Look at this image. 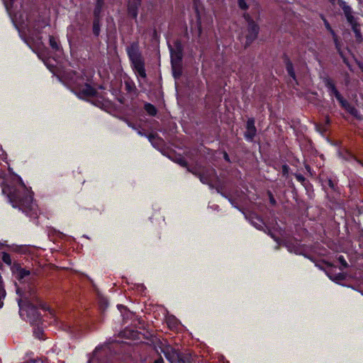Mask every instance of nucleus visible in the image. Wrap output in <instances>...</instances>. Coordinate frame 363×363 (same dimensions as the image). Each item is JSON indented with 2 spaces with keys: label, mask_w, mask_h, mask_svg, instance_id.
Instances as JSON below:
<instances>
[{
  "label": "nucleus",
  "mask_w": 363,
  "mask_h": 363,
  "mask_svg": "<svg viewBox=\"0 0 363 363\" xmlns=\"http://www.w3.org/2000/svg\"><path fill=\"white\" fill-rule=\"evenodd\" d=\"M178 162L182 165V166H185L186 165V162L184 160H183L182 159H180Z\"/></svg>",
  "instance_id": "obj_31"
},
{
  "label": "nucleus",
  "mask_w": 363,
  "mask_h": 363,
  "mask_svg": "<svg viewBox=\"0 0 363 363\" xmlns=\"http://www.w3.org/2000/svg\"><path fill=\"white\" fill-rule=\"evenodd\" d=\"M91 74L82 75L79 73L69 72L65 76V81L70 89L80 98L93 96L96 90L93 88L89 82Z\"/></svg>",
  "instance_id": "obj_3"
},
{
  "label": "nucleus",
  "mask_w": 363,
  "mask_h": 363,
  "mask_svg": "<svg viewBox=\"0 0 363 363\" xmlns=\"http://www.w3.org/2000/svg\"><path fill=\"white\" fill-rule=\"evenodd\" d=\"M341 6L348 23L352 26L357 25V18L352 15V9L344 2L342 3Z\"/></svg>",
  "instance_id": "obj_9"
},
{
  "label": "nucleus",
  "mask_w": 363,
  "mask_h": 363,
  "mask_svg": "<svg viewBox=\"0 0 363 363\" xmlns=\"http://www.w3.org/2000/svg\"><path fill=\"white\" fill-rule=\"evenodd\" d=\"M270 201H271L272 203H273V204L275 203V200L272 197L270 198Z\"/></svg>",
  "instance_id": "obj_38"
},
{
  "label": "nucleus",
  "mask_w": 363,
  "mask_h": 363,
  "mask_svg": "<svg viewBox=\"0 0 363 363\" xmlns=\"http://www.w3.org/2000/svg\"><path fill=\"white\" fill-rule=\"evenodd\" d=\"M93 29H94V34L98 35L99 33V29L98 25H97V23L96 22L94 24V28Z\"/></svg>",
  "instance_id": "obj_28"
},
{
  "label": "nucleus",
  "mask_w": 363,
  "mask_h": 363,
  "mask_svg": "<svg viewBox=\"0 0 363 363\" xmlns=\"http://www.w3.org/2000/svg\"><path fill=\"white\" fill-rule=\"evenodd\" d=\"M325 26L328 28V30H330V32L333 35V38H334V41H335V45H336V48L338 49V43H337V37H336L333 30L331 28V27L330 26V25H329V23L328 22H325Z\"/></svg>",
  "instance_id": "obj_20"
},
{
  "label": "nucleus",
  "mask_w": 363,
  "mask_h": 363,
  "mask_svg": "<svg viewBox=\"0 0 363 363\" xmlns=\"http://www.w3.org/2000/svg\"><path fill=\"white\" fill-rule=\"evenodd\" d=\"M101 1L102 0H98L97 6H96V8L95 11H94L96 16L99 15V13L100 12V9H101Z\"/></svg>",
  "instance_id": "obj_27"
},
{
  "label": "nucleus",
  "mask_w": 363,
  "mask_h": 363,
  "mask_svg": "<svg viewBox=\"0 0 363 363\" xmlns=\"http://www.w3.org/2000/svg\"><path fill=\"white\" fill-rule=\"evenodd\" d=\"M0 185L2 193L7 196L13 208H18L30 216L37 215L31 192L20 177L16 174L6 177L3 173H0Z\"/></svg>",
  "instance_id": "obj_1"
},
{
  "label": "nucleus",
  "mask_w": 363,
  "mask_h": 363,
  "mask_svg": "<svg viewBox=\"0 0 363 363\" xmlns=\"http://www.w3.org/2000/svg\"><path fill=\"white\" fill-rule=\"evenodd\" d=\"M255 135L256 128L255 126V120L253 118H250L247 122V130L245 133V138L247 140H252Z\"/></svg>",
  "instance_id": "obj_10"
},
{
  "label": "nucleus",
  "mask_w": 363,
  "mask_h": 363,
  "mask_svg": "<svg viewBox=\"0 0 363 363\" xmlns=\"http://www.w3.org/2000/svg\"><path fill=\"white\" fill-rule=\"evenodd\" d=\"M141 0H129L128 4V13L133 18H136L138 16V9L140 6Z\"/></svg>",
  "instance_id": "obj_11"
},
{
  "label": "nucleus",
  "mask_w": 363,
  "mask_h": 363,
  "mask_svg": "<svg viewBox=\"0 0 363 363\" xmlns=\"http://www.w3.org/2000/svg\"><path fill=\"white\" fill-rule=\"evenodd\" d=\"M181 57H182L181 54L179 52L176 53V52H173L172 51H171V59H172V68L174 69V77H177L179 74L176 73V72L174 71V68H175L176 63H177L176 61L179 62L181 60Z\"/></svg>",
  "instance_id": "obj_15"
},
{
  "label": "nucleus",
  "mask_w": 363,
  "mask_h": 363,
  "mask_svg": "<svg viewBox=\"0 0 363 363\" xmlns=\"http://www.w3.org/2000/svg\"><path fill=\"white\" fill-rule=\"evenodd\" d=\"M127 52L137 76L145 79L146 77L145 64L139 52L138 44L133 43L128 47Z\"/></svg>",
  "instance_id": "obj_4"
},
{
  "label": "nucleus",
  "mask_w": 363,
  "mask_h": 363,
  "mask_svg": "<svg viewBox=\"0 0 363 363\" xmlns=\"http://www.w3.org/2000/svg\"><path fill=\"white\" fill-rule=\"evenodd\" d=\"M247 20L248 22V33L246 38L247 43L248 44L256 38L259 31V27L253 21H250L248 18Z\"/></svg>",
  "instance_id": "obj_7"
},
{
  "label": "nucleus",
  "mask_w": 363,
  "mask_h": 363,
  "mask_svg": "<svg viewBox=\"0 0 363 363\" xmlns=\"http://www.w3.org/2000/svg\"><path fill=\"white\" fill-rule=\"evenodd\" d=\"M29 274L30 272L23 268H18L14 272L16 279H17L19 281H21L26 277H28Z\"/></svg>",
  "instance_id": "obj_13"
},
{
  "label": "nucleus",
  "mask_w": 363,
  "mask_h": 363,
  "mask_svg": "<svg viewBox=\"0 0 363 363\" xmlns=\"http://www.w3.org/2000/svg\"><path fill=\"white\" fill-rule=\"evenodd\" d=\"M165 357L171 363H177L179 360V354L177 351L171 347H167L163 350Z\"/></svg>",
  "instance_id": "obj_8"
},
{
  "label": "nucleus",
  "mask_w": 363,
  "mask_h": 363,
  "mask_svg": "<svg viewBox=\"0 0 363 363\" xmlns=\"http://www.w3.org/2000/svg\"><path fill=\"white\" fill-rule=\"evenodd\" d=\"M2 260L4 261V262H5L7 264L10 265L11 264V256L8 253H5V252L3 253Z\"/></svg>",
  "instance_id": "obj_21"
},
{
  "label": "nucleus",
  "mask_w": 363,
  "mask_h": 363,
  "mask_svg": "<svg viewBox=\"0 0 363 363\" xmlns=\"http://www.w3.org/2000/svg\"><path fill=\"white\" fill-rule=\"evenodd\" d=\"M254 225H255V226L257 228H259L262 226V225H261V224H258V223H256V224H254Z\"/></svg>",
  "instance_id": "obj_37"
},
{
  "label": "nucleus",
  "mask_w": 363,
  "mask_h": 363,
  "mask_svg": "<svg viewBox=\"0 0 363 363\" xmlns=\"http://www.w3.org/2000/svg\"><path fill=\"white\" fill-rule=\"evenodd\" d=\"M352 28L353 31L355 33L357 38L359 39L360 38V30L359 28V25L357 24V25L353 26H352Z\"/></svg>",
  "instance_id": "obj_23"
},
{
  "label": "nucleus",
  "mask_w": 363,
  "mask_h": 363,
  "mask_svg": "<svg viewBox=\"0 0 363 363\" xmlns=\"http://www.w3.org/2000/svg\"><path fill=\"white\" fill-rule=\"evenodd\" d=\"M45 64L47 65V67H48V68H49L52 72H53V70L52 69V67H54V65H48L46 62H45Z\"/></svg>",
  "instance_id": "obj_33"
},
{
  "label": "nucleus",
  "mask_w": 363,
  "mask_h": 363,
  "mask_svg": "<svg viewBox=\"0 0 363 363\" xmlns=\"http://www.w3.org/2000/svg\"><path fill=\"white\" fill-rule=\"evenodd\" d=\"M346 111H347L350 113H351L356 118H361L360 114L359 113L358 111L353 106H350V108H347Z\"/></svg>",
  "instance_id": "obj_18"
},
{
  "label": "nucleus",
  "mask_w": 363,
  "mask_h": 363,
  "mask_svg": "<svg viewBox=\"0 0 363 363\" xmlns=\"http://www.w3.org/2000/svg\"><path fill=\"white\" fill-rule=\"evenodd\" d=\"M193 173L198 175L200 178V181L203 184H210L214 180L216 177L213 169L206 170L202 172H194Z\"/></svg>",
  "instance_id": "obj_6"
},
{
  "label": "nucleus",
  "mask_w": 363,
  "mask_h": 363,
  "mask_svg": "<svg viewBox=\"0 0 363 363\" xmlns=\"http://www.w3.org/2000/svg\"><path fill=\"white\" fill-rule=\"evenodd\" d=\"M34 335L37 338L42 339L43 336V330L38 327L34 330Z\"/></svg>",
  "instance_id": "obj_22"
},
{
  "label": "nucleus",
  "mask_w": 363,
  "mask_h": 363,
  "mask_svg": "<svg viewBox=\"0 0 363 363\" xmlns=\"http://www.w3.org/2000/svg\"><path fill=\"white\" fill-rule=\"evenodd\" d=\"M286 247L288 248V250L291 252H294L297 255L301 253V249H299V247H298L296 246H292L291 245H287Z\"/></svg>",
  "instance_id": "obj_19"
},
{
  "label": "nucleus",
  "mask_w": 363,
  "mask_h": 363,
  "mask_svg": "<svg viewBox=\"0 0 363 363\" xmlns=\"http://www.w3.org/2000/svg\"><path fill=\"white\" fill-rule=\"evenodd\" d=\"M7 158V155L6 152L1 148L0 146V159L5 161Z\"/></svg>",
  "instance_id": "obj_25"
},
{
  "label": "nucleus",
  "mask_w": 363,
  "mask_h": 363,
  "mask_svg": "<svg viewBox=\"0 0 363 363\" xmlns=\"http://www.w3.org/2000/svg\"><path fill=\"white\" fill-rule=\"evenodd\" d=\"M287 71H288L289 75L291 77H293L294 79H295V74H294V72L293 70L292 66L291 65H287Z\"/></svg>",
  "instance_id": "obj_26"
},
{
  "label": "nucleus",
  "mask_w": 363,
  "mask_h": 363,
  "mask_svg": "<svg viewBox=\"0 0 363 363\" xmlns=\"http://www.w3.org/2000/svg\"><path fill=\"white\" fill-rule=\"evenodd\" d=\"M272 238L275 240V241H277V242H279V240H278L276 238H274V236H272Z\"/></svg>",
  "instance_id": "obj_40"
},
{
  "label": "nucleus",
  "mask_w": 363,
  "mask_h": 363,
  "mask_svg": "<svg viewBox=\"0 0 363 363\" xmlns=\"http://www.w3.org/2000/svg\"><path fill=\"white\" fill-rule=\"evenodd\" d=\"M333 269L334 268L331 267L326 272L327 275L331 280L338 283L339 281L345 279V276L343 273L339 272L337 274H335L333 272Z\"/></svg>",
  "instance_id": "obj_12"
},
{
  "label": "nucleus",
  "mask_w": 363,
  "mask_h": 363,
  "mask_svg": "<svg viewBox=\"0 0 363 363\" xmlns=\"http://www.w3.org/2000/svg\"><path fill=\"white\" fill-rule=\"evenodd\" d=\"M238 5L242 9H247V5L245 0H238Z\"/></svg>",
  "instance_id": "obj_24"
},
{
  "label": "nucleus",
  "mask_w": 363,
  "mask_h": 363,
  "mask_svg": "<svg viewBox=\"0 0 363 363\" xmlns=\"http://www.w3.org/2000/svg\"><path fill=\"white\" fill-rule=\"evenodd\" d=\"M50 45L53 50L59 52V55L61 54L60 45L56 38L50 36Z\"/></svg>",
  "instance_id": "obj_16"
},
{
  "label": "nucleus",
  "mask_w": 363,
  "mask_h": 363,
  "mask_svg": "<svg viewBox=\"0 0 363 363\" xmlns=\"http://www.w3.org/2000/svg\"><path fill=\"white\" fill-rule=\"evenodd\" d=\"M287 170H288V167L284 165L283 166V171L284 173L287 172Z\"/></svg>",
  "instance_id": "obj_35"
},
{
  "label": "nucleus",
  "mask_w": 363,
  "mask_h": 363,
  "mask_svg": "<svg viewBox=\"0 0 363 363\" xmlns=\"http://www.w3.org/2000/svg\"><path fill=\"white\" fill-rule=\"evenodd\" d=\"M5 296H6L5 290L1 286H0V298H4Z\"/></svg>",
  "instance_id": "obj_30"
},
{
  "label": "nucleus",
  "mask_w": 363,
  "mask_h": 363,
  "mask_svg": "<svg viewBox=\"0 0 363 363\" xmlns=\"http://www.w3.org/2000/svg\"><path fill=\"white\" fill-rule=\"evenodd\" d=\"M29 39H30V40H31L32 42L35 43V40L34 39V38L33 36L30 35L29 36Z\"/></svg>",
  "instance_id": "obj_36"
},
{
  "label": "nucleus",
  "mask_w": 363,
  "mask_h": 363,
  "mask_svg": "<svg viewBox=\"0 0 363 363\" xmlns=\"http://www.w3.org/2000/svg\"><path fill=\"white\" fill-rule=\"evenodd\" d=\"M118 308L119 309H121V308H124V306H122V305H118Z\"/></svg>",
  "instance_id": "obj_39"
},
{
  "label": "nucleus",
  "mask_w": 363,
  "mask_h": 363,
  "mask_svg": "<svg viewBox=\"0 0 363 363\" xmlns=\"http://www.w3.org/2000/svg\"><path fill=\"white\" fill-rule=\"evenodd\" d=\"M14 1L15 0H3L6 11L10 15V16L12 17L13 21L17 22V16L13 15V16L12 4Z\"/></svg>",
  "instance_id": "obj_14"
},
{
  "label": "nucleus",
  "mask_w": 363,
  "mask_h": 363,
  "mask_svg": "<svg viewBox=\"0 0 363 363\" xmlns=\"http://www.w3.org/2000/svg\"><path fill=\"white\" fill-rule=\"evenodd\" d=\"M224 158L225 160L229 161V157L226 152H224Z\"/></svg>",
  "instance_id": "obj_34"
},
{
  "label": "nucleus",
  "mask_w": 363,
  "mask_h": 363,
  "mask_svg": "<svg viewBox=\"0 0 363 363\" xmlns=\"http://www.w3.org/2000/svg\"><path fill=\"white\" fill-rule=\"evenodd\" d=\"M339 261H340V262L342 264V265L344 267H346L347 266V262H346L345 259L342 256H340V257H339Z\"/></svg>",
  "instance_id": "obj_29"
},
{
  "label": "nucleus",
  "mask_w": 363,
  "mask_h": 363,
  "mask_svg": "<svg viewBox=\"0 0 363 363\" xmlns=\"http://www.w3.org/2000/svg\"><path fill=\"white\" fill-rule=\"evenodd\" d=\"M326 86H327V88L328 89V91L330 92V96H334L337 99V100L340 102L341 106L345 110H347V108H350V106L351 105H350V104L346 100H345L343 99V97L341 96L340 92L337 90V89L335 88V84L332 82L328 81L327 82V84H326Z\"/></svg>",
  "instance_id": "obj_5"
},
{
  "label": "nucleus",
  "mask_w": 363,
  "mask_h": 363,
  "mask_svg": "<svg viewBox=\"0 0 363 363\" xmlns=\"http://www.w3.org/2000/svg\"><path fill=\"white\" fill-rule=\"evenodd\" d=\"M16 292L21 297L18 301L20 315L31 324H38L40 318L36 306H43L37 297L35 289L30 287L27 291L22 293L21 289L17 287Z\"/></svg>",
  "instance_id": "obj_2"
},
{
  "label": "nucleus",
  "mask_w": 363,
  "mask_h": 363,
  "mask_svg": "<svg viewBox=\"0 0 363 363\" xmlns=\"http://www.w3.org/2000/svg\"><path fill=\"white\" fill-rule=\"evenodd\" d=\"M154 363H164V361L162 358H159L157 359H156Z\"/></svg>",
  "instance_id": "obj_32"
},
{
  "label": "nucleus",
  "mask_w": 363,
  "mask_h": 363,
  "mask_svg": "<svg viewBox=\"0 0 363 363\" xmlns=\"http://www.w3.org/2000/svg\"><path fill=\"white\" fill-rule=\"evenodd\" d=\"M146 111L151 116H154L156 114V108L152 104H147L145 106Z\"/></svg>",
  "instance_id": "obj_17"
}]
</instances>
